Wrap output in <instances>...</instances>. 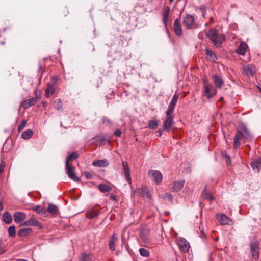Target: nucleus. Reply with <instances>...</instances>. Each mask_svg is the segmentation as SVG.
I'll use <instances>...</instances> for the list:
<instances>
[{"label": "nucleus", "instance_id": "1", "mask_svg": "<svg viewBox=\"0 0 261 261\" xmlns=\"http://www.w3.org/2000/svg\"><path fill=\"white\" fill-rule=\"evenodd\" d=\"M252 135L247 127L242 124L237 129L233 139V148L237 150L241 144V141L245 143L247 141L252 139Z\"/></svg>", "mask_w": 261, "mask_h": 261}, {"label": "nucleus", "instance_id": "2", "mask_svg": "<svg viewBox=\"0 0 261 261\" xmlns=\"http://www.w3.org/2000/svg\"><path fill=\"white\" fill-rule=\"evenodd\" d=\"M205 35L214 45L217 48L221 47L226 40L225 35L219 33L218 30L215 28L210 29L206 32Z\"/></svg>", "mask_w": 261, "mask_h": 261}, {"label": "nucleus", "instance_id": "3", "mask_svg": "<svg viewBox=\"0 0 261 261\" xmlns=\"http://www.w3.org/2000/svg\"><path fill=\"white\" fill-rule=\"evenodd\" d=\"M139 241L141 246H147L150 244V232L148 230H142L139 234Z\"/></svg>", "mask_w": 261, "mask_h": 261}, {"label": "nucleus", "instance_id": "4", "mask_svg": "<svg viewBox=\"0 0 261 261\" xmlns=\"http://www.w3.org/2000/svg\"><path fill=\"white\" fill-rule=\"evenodd\" d=\"M174 124L173 113L166 112L165 120L163 123V129L170 132L172 126Z\"/></svg>", "mask_w": 261, "mask_h": 261}, {"label": "nucleus", "instance_id": "5", "mask_svg": "<svg viewBox=\"0 0 261 261\" xmlns=\"http://www.w3.org/2000/svg\"><path fill=\"white\" fill-rule=\"evenodd\" d=\"M250 247L252 258L255 260H257L259 259V247L258 242L257 241V240L251 241L250 243Z\"/></svg>", "mask_w": 261, "mask_h": 261}, {"label": "nucleus", "instance_id": "6", "mask_svg": "<svg viewBox=\"0 0 261 261\" xmlns=\"http://www.w3.org/2000/svg\"><path fill=\"white\" fill-rule=\"evenodd\" d=\"M216 219L222 225L233 224L232 220L225 214H217L216 215Z\"/></svg>", "mask_w": 261, "mask_h": 261}, {"label": "nucleus", "instance_id": "7", "mask_svg": "<svg viewBox=\"0 0 261 261\" xmlns=\"http://www.w3.org/2000/svg\"><path fill=\"white\" fill-rule=\"evenodd\" d=\"M148 175L158 185L160 184L163 180L162 174L159 171L150 170Z\"/></svg>", "mask_w": 261, "mask_h": 261}, {"label": "nucleus", "instance_id": "8", "mask_svg": "<svg viewBox=\"0 0 261 261\" xmlns=\"http://www.w3.org/2000/svg\"><path fill=\"white\" fill-rule=\"evenodd\" d=\"M205 87L203 91V95L206 96L208 99H210L216 94V90L213 85L206 84L204 83Z\"/></svg>", "mask_w": 261, "mask_h": 261}, {"label": "nucleus", "instance_id": "9", "mask_svg": "<svg viewBox=\"0 0 261 261\" xmlns=\"http://www.w3.org/2000/svg\"><path fill=\"white\" fill-rule=\"evenodd\" d=\"M66 169L67 170L66 173L68 174V177L74 181H78L79 179L75 175L74 173V168L70 166L69 163H68V161L66 162L65 163Z\"/></svg>", "mask_w": 261, "mask_h": 261}, {"label": "nucleus", "instance_id": "10", "mask_svg": "<svg viewBox=\"0 0 261 261\" xmlns=\"http://www.w3.org/2000/svg\"><path fill=\"white\" fill-rule=\"evenodd\" d=\"M185 184V180H181L174 181L170 185V190L172 192H177L182 188Z\"/></svg>", "mask_w": 261, "mask_h": 261}, {"label": "nucleus", "instance_id": "11", "mask_svg": "<svg viewBox=\"0 0 261 261\" xmlns=\"http://www.w3.org/2000/svg\"><path fill=\"white\" fill-rule=\"evenodd\" d=\"M39 97L36 96V97L31 98L29 99H27L22 101L20 105V106L23 108L24 109H27L32 106L34 105L38 101Z\"/></svg>", "mask_w": 261, "mask_h": 261}, {"label": "nucleus", "instance_id": "12", "mask_svg": "<svg viewBox=\"0 0 261 261\" xmlns=\"http://www.w3.org/2000/svg\"><path fill=\"white\" fill-rule=\"evenodd\" d=\"M194 18L191 15H187L184 18L183 23L186 28L190 29L191 28L194 24Z\"/></svg>", "mask_w": 261, "mask_h": 261}, {"label": "nucleus", "instance_id": "13", "mask_svg": "<svg viewBox=\"0 0 261 261\" xmlns=\"http://www.w3.org/2000/svg\"><path fill=\"white\" fill-rule=\"evenodd\" d=\"M22 226H34L38 227L39 228H41L42 227L41 223L38 221L36 219L31 218L28 220L24 221L23 224H21Z\"/></svg>", "mask_w": 261, "mask_h": 261}, {"label": "nucleus", "instance_id": "14", "mask_svg": "<svg viewBox=\"0 0 261 261\" xmlns=\"http://www.w3.org/2000/svg\"><path fill=\"white\" fill-rule=\"evenodd\" d=\"M122 166L126 179L129 184H131L132 180L127 162L126 161H123L122 162Z\"/></svg>", "mask_w": 261, "mask_h": 261}, {"label": "nucleus", "instance_id": "15", "mask_svg": "<svg viewBox=\"0 0 261 261\" xmlns=\"http://www.w3.org/2000/svg\"><path fill=\"white\" fill-rule=\"evenodd\" d=\"M139 193L143 197H147L149 199L151 198V195L149 189L146 186H142L140 188L138 189Z\"/></svg>", "mask_w": 261, "mask_h": 261}, {"label": "nucleus", "instance_id": "16", "mask_svg": "<svg viewBox=\"0 0 261 261\" xmlns=\"http://www.w3.org/2000/svg\"><path fill=\"white\" fill-rule=\"evenodd\" d=\"M178 99V95L177 94H174L169 105L168 110L166 112L172 113H173V111L176 105Z\"/></svg>", "mask_w": 261, "mask_h": 261}, {"label": "nucleus", "instance_id": "17", "mask_svg": "<svg viewBox=\"0 0 261 261\" xmlns=\"http://www.w3.org/2000/svg\"><path fill=\"white\" fill-rule=\"evenodd\" d=\"M252 169L259 172L261 169V157L256 159L250 163Z\"/></svg>", "mask_w": 261, "mask_h": 261}, {"label": "nucleus", "instance_id": "18", "mask_svg": "<svg viewBox=\"0 0 261 261\" xmlns=\"http://www.w3.org/2000/svg\"><path fill=\"white\" fill-rule=\"evenodd\" d=\"M180 19L179 18H176L174 22L173 23V29L174 30L175 34L177 35L180 36L182 34V29L180 24Z\"/></svg>", "mask_w": 261, "mask_h": 261}, {"label": "nucleus", "instance_id": "19", "mask_svg": "<svg viewBox=\"0 0 261 261\" xmlns=\"http://www.w3.org/2000/svg\"><path fill=\"white\" fill-rule=\"evenodd\" d=\"M118 241V236L117 234H114L111 237L109 243V247L110 249L114 251L116 250V244Z\"/></svg>", "mask_w": 261, "mask_h": 261}, {"label": "nucleus", "instance_id": "20", "mask_svg": "<svg viewBox=\"0 0 261 261\" xmlns=\"http://www.w3.org/2000/svg\"><path fill=\"white\" fill-rule=\"evenodd\" d=\"M244 71L248 76H252L255 72V67L252 64L244 67Z\"/></svg>", "mask_w": 261, "mask_h": 261}, {"label": "nucleus", "instance_id": "21", "mask_svg": "<svg viewBox=\"0 0 261 261\" xmlns=\"http://www.w3.org/2000/svg\"><path fill=\"white\" fill-rule=\"evenodd\" d=\"M248 47L247 43L242 41L236 49V52L240 55H244L246 53Z\"/></svg>", "mask_w": 261, "mask_h": 261}, {"label": "nucleus", "instance_id": "22", "mask_svg": "<svg viewBox=\"0 0 261 261\" xmlns=\"http://www.w3.org/2000/svg\"><path fill=\"white\" fill-rule=\"evenodd\" d=\"M14 220L15 223H19L23 221L26 217V215L24 213L17 212L13 215Z\"/></svg>", "mask_w": 261, "mask_h": 261}, {"label": "nucleus", "instance_id": "23", "mask_svg": "<svg viewBox=\"0 0 261 261\" xmlns=\"http://www.w3.org/2000/svg\"><path fill=\"white\" fill-rule=\"evenodd\" d=\"M178 246L180 247L181 250L184 252H187L189 250V243L184 239H180L178 242Z\"/></svg>", "mask_w": 261, "mask_h": 261}, {"label": "nucleus", "instance_id": "24", "mask_svg": "<svg viewBox=\"0 0 261 261\" xmlns=\"http://www.w3.org/2000/svg\"><path fill=\"white\" fill-rule=\"evenodd\" d=\"M93 165L95 167H106L108 166L109 163L106 159L97 160L93 162Z\"/></svg>", "mask_w": 261, "mask_h": 261}, {"label": "nucleus", "instance_id": "25", "mask_svg": "<svg viewBox=\"0 0 261 261\" xmlns=\"http://www.w3.org/2000/svg\"><path fill=\"white\" fill-rule=\"evenodd\" d=\"M55 92V88L53 85H48L47 88L45 90V95L46 97H49L53 95Z\"/></svg>", "mask_w": 261, "mask_h": 261}, {"label": "nucleus", "instance_id": "26", "mask_svg": "<svg viewBox=\"0 0 261 261\" xmlns=\"http://www.w3.org/2000/svg\"><path fill=\"white\" fill-rule=\"evenodd\" d=\"M213 79H214V83H215L216 87L218 88H221L222 86L224 84V82H223V80H222V79L217 75H214L213 76Z\"/></svg>", "mask_w": 261, "mask_h": 261}, {"label": "nucleus", "instance_id": "27", "mask_svg": "<svg viewBox=\"0 0 261 261\" xmlns=\"http://www.w3.org/2000/svg\"><path fill=\"white\" fill-rule=\"evenodd\" d=\"M170 12V8L169 6L166 7L165 10L163 13V21L165 27L166 28L168 22V18Z\"/></svg>", "mask_w": 261, "mask_h": 261}, {"label": "nucleus", "instance_id": "28", "mask_svg": "<svg viewBox=\"0 0 261 261\" xmlns=\"http://www.w3.org/2000/svg\"><path fill=\"white\" fill-rule=\"evenodd\" d=\"M32 232V229L30 228H25L20 229L18 232V235L21 237H26Z\"/></svg>", "mask_w": 261, "mask_h": 261}, {"label": "nucleus", "instance_id": "29", "mask_svg": "<svg viewBox=\"0 0 261 261\" xmlns=\"http://www.w3.org/2000/svg\"><path fill=\"white\" fill-rule=\"evenodd\" d=\"M201 197L205 199H209L213 200L214 197L211 195V194L207 190L206 188L205 187L201 193Z\"/></svg>", "mask_w": 261, "mask_h": 261}, {"label": "nucleus", "instance_id": "30", "mask_svg": "<svg viewBox=\"0 0 261 261\" xmlns=\"http://www.w3.org/2000/svg\"><path fill=\"white\" fill-rule=\"evenodd\" d=\"M98 188L102 193L108 192L112 190L111 186L105 184H99Z\"/></svg>", "mask_w": 261, "mask_h": 261}, {"label": "nucleus", "instance_id": "31", "mask_svg": "<svg viewBox=\"0 0 261 261\" xmlns=\"http://www.w3.org/2000/svg\"><path fill=\"white\" fill-rule=\"evenodd\" d=\"M50 214L56 215L58 212V209L56 205L52 203H49L47 209L46 210Z\"/></svg>", "mask_w": 261, "mask_h": 261}, {"label": "nucleus", "instance_id": "32", "mask_svg": "<svg viewBox=\"0 0 261 261\" xmlns=\"http://www.w3.org/2000/svg\"><path fill=\"white\" fill-rule=\"evenodd\" d=\"M99 214V211L95 210H91L86 213V215L87 218L92 219L97 217Z\"/></svg>", "mask_w": 261, "mask_h": 261}, {"label": "nucleus", "instance_id": "33", "mask_svg": "<svg viewBox=\"0 0 261 261\" xmlns=\"http://www.w3.org/2000/svg\"><path fill=\"white\" fill-rule=\"evenodd\" d=\"M3 220L6 224H10L12 221V218L11 214L8 212H6L4 213Z\"/></svg>", "mask_w": 261, "mask_h": 261}, {"label": "nucleus", "instance_id": "34", "mask_svg": "<svg viewBox=\"0 0 261 261\" xmlns=\"http://www.w3.org/2000/svg\"><path fill=\"white\" fill-rule=\"evenodd\" d=\"M92 259V255L86 253H82L79 258V261H91Z\"/></svg>", "mask_w": 261, "mask_h": 261}, {"label": "nucleus", "instance_id": "35", "mask_svg": "<svg viewBox=\"0 0 261 261\" xmlns=\"http://www.w3.org/2000/svg\"><path fill=\"white\" fill-rule=\"evenodd\" d=\"M32 210L40 215H44L47 213V210L45 208L41 207L39 205L32 207Z\"/></svg>", "mask_w": 261, "mask_h": 261}, {"label": "nucleus", "instance_id": "36", "mask_svg": "<svg viewBox=\"0 0 261 261\" xmlns=\"http://www.w3.org/2000/svg\"><path fill=\"white\" fill-rule=\"evenodd\" d=\"M33 134V131L31 129H27L21 134V137L24 139H29L31 138Z\"/></svg>", "mask_w": 261, "mask_h": 261}, {"label": "nucleus", "instance_id": "37", "mask_svg": "<svg viewBox=\"0 0 261 261\" xmlns=\"http://www.w3.org/2000/svg\"><path fill=\"white\" fill-rule=\"evenodd\" d=\"M139 252L140 254L143 257H147L150 255L149 250L143 248H140Z\"/></svg>", "mask_w": 261, "mask_h": 261}, {"label": "nucleus", "instance_id": "38", "mask_svg": "<svg viewBox=\"0 0 261 261\" xmlns=\"http://www.w3.org/2000/svg\"><path fill=\"white\" fill-rule=\"evenodd\" d=\"M62 102L60 99H57L54 102V106L57 110H60L62 108Z\"/></svg>", "mask_w": 261, "mask_h": 261}, {"label": "nucleus", "instance_id": "39", "mask_svg": "<svg viewBox=\"0 0 261 261\" xmlns=\"http://www.w3.org/2000/svg\"><path fill=\"white\" fill-rule=\"evenodd\" d=\"M158 126V122L156 120H152L149 122L148 127L150 129H154L157 128Z\"/></svg>", "mask_w": 261, "mask_h": 261}, {"label": "nucleus", "instance_id": "40", "mask_svg": "<svg viewBox=\"0 0 261 261\" xmlns=\"http://www.w3.org/2000/svg\"><path fill=\"white\" fill-rule=\"evenodd\" d=\"M8 234L10 237H14L16 235L15 227L14 225L10 226L8 228Z\"/></svg>", "mask_w": 261, "mask_h": 261}, {"label": "nucleus", "instance_id": "41", "mask_svg": "<svg viewBox=\"0 0 261 261\" xmlns=\"http://www.w3.org/2000/svg\"><path fill=\"white\" fill-rule=\"evenodd\" d=\"M78 156L79 155L76 152H73L67 158L66 162L68 161V163H69L70 160L76 159Z\"/></svg>", "mask_w": 261, "mask_h": 261}, {"label": "nucleus", "instance_id": "42", "mask_svg": "<svg viewBox=\"0 0 261 261\" xmlns=\"http://www.w3.org/2000/svg\"><path fill=\"white\" fill-rule=\"evenodd\" d=\"M27 121L25 120H22L18 126V131L20 132L25 126Z\"/></svg>", "mask_w": 261, "mask_h": 261}, {"label": "nucleus", "instance_id": "43", "mask_svg": "<svg viewBox=\"0 0 261 261\" xmlns=\"http://www.w3.org/2000/svg\"><path fill=\"white\" fill-rule=\"evenodd\" d=\"M206 55L210 56L212 58H216V55L215 53L208 48L206 49Z\"/></svg>", "mask_w": 261, "mask_h": 261}, {"label": "nucleus", "instance_id": "44", "mask_svg": "<svg viewBox=\"0 0 261 261\" xmlns=\"http://www.w3.org/2000/svg\"><path fill=\"white\" fill-rule=\"evenodd\" d=\"M101 120H102V123L104 124L109 125V124H111V120L109 118H108L106 117L102 118Z\"/></svg>", "mask_w": 261, "mask_h": 261}, {"label": "nucleus", "instance_id": "45", "mask_svg": "<svg viewBox=\"0 0 261 261\" xmlns=\"http://www.w3.org/2000/svg\"><path fill=\"white\" fill-rule=\"evenodd\" d=\"M6 252V249L3 246L2 241H0V255L4 254Z\"/></svg>", "mask_w": 261, "mask_h": 261}, {"label": "nucleus", "instance_id": "46", "mask_svg": "<svg viewBox=\"0 0 261 261\" xmlns=\"http://www.w3.org/2000/svg\"><path fill=\"white\" fill-rule=\"evenodd\" d=\"M83 175L87 179H91L92 177V174L88 171L84 172Z\"/></svg>", "mask_w": 261, "mask_h": 261}, {"label": "nucleus", "instance_id": "47", "mask_svg": "<svg viewBox=\"0 0 261 261\" xmlns=\"http://www.w3.org/2000/svg\"><path fill=\"white\" fill-rule=\"evenodd\" d=\"M199 9L201 10V12L202 14V16L203 18H205L206 14V8L204 6H202L199 8Z\"/></svg>", "mask_w": 261, "mask_h": 261}, {"label": "nucleus", "instance_id": "48", "mask_svg": "<svg viewBox=\"0 0 261 261\" xmlns=\"http://www.w3.org/2000/svg\"><path fill=\"white\" fill-rule=\"evenodd\" d=\"M5 166V162L4 161H1V162L0 163V174L3 172Z\"/></svg>", "mask_w": 261, "mask_h": 261}, {"label": "nucleus", "instance_id": "49", "mask_svg": "<svg viewBox=\"0 0 261 261\" xmlns=\"http://www.w3.org/2000/svg\"><path fill=\"white\" fill-rule=\"evenodd\" d=\"M122 132L120 129H117L114 132V135L116 137H120L121 135Z\"/></svg>", "mask_w": 261, "mask_h": 261}, {"label": "nucleus", "instance_id": "50", "mask_svg": "<svg viewBox=\"0 0 261 261\" xmlns=\"http://www.w3.org/2000/svg\"><path fill=\"white\" fill-rule=\"evenodd\" d=\"M6 31V29L0 30V38H1V37H4V36H5L4 34H5Z\"/></svg>", "mask_w": 261, "mask_h": 261}, {"label": "nucleus", "instance_id": "51", "mask_svg": "<svg viewBox=\"0 0 261 261\" xmlns=\"http://www.w3.org/2000/svg\"><path fill=\"white\" fill-rule=\"evenodd\" d=\"M225 157L227 159V160H226L227 164V165H229L230 164V162H231L230 158L227 154L225 155Z\"/></svg>", "mask_w": 261, "mask_h": 261}, {"label": "nucleus", "instance_id": "52", "mask_svg": "<svg viewBox=\"0 0 261 261\" xmlns=\"http://www.w3.org/2000/svg\"><path fill=\"white\" fill-rule=\"evenodd\" d=\"M41 105H42V106H43V107H47V105H48V104H47V102H46V101H42L41 102Z\"/></svg>", "mask_w": 261, "mask_h": 261}, {"label": "nucleus", "instance_id": "53", "mask_svg": "<svg viewBox=\"0 0 261 261\" xmlns=\"http://www.w3.org/2000/svg\"><path fill=\"white\" fill-rule=\"evenodd\" d=\"M156 133H157V135H158V136H161L162 135V132H161L160 130H158V131L156 132Z\"/></svg>", "mask_w": 261, "mask_h": 261}, {"label": "nucleus", "instance_id": "54", "mask_svg": "<svg viewBox=\"0 0 261 261\" xmlns=\"http://www.w3.org/2000/svg\"><path fill=\"white\" fill-rule=\"evenodd\" d=\"M111 199H113L114 200H116V197L114 195H111Z\"/></svg>", "mask_w": 261, "mask_h": 261}, {"label": "nucleus", "instance_id": "55", "mask_svg": "<svg viewBox=\"0 0 261 261\" xmlns=\"http://www.w3.org/2000/svg\"><path fill=\"white\" fill-rule=\"evenodd\" d=\"M3 208L2 202L0 201V211Z\"/></svg>", "mask_w": 261, "mask_h": 261}, {"label": "nucleus", "instance_id": "56", "mask_svg": "<svg viewBox=\"0 0 261 261\" xmlns=\"http://www.w3.org/2000/svg\"><path fill=\"white\" fill-rule=\"evenodd\" d=\"M210 20L213 22L214 21V19H213V17H211L210 18Z\"/></svg>", "mask_w": 261, "mask_h": 261}, {"label": "nucleus", "instance_id": "57", "mask_svg": "<svg viewBox=\"0 0 261 261\" xmlns=\"http://www.w3.org/2000/svg\"><path fill=\"white\" fill-rule=\"evenodd\" d=\"M174 0H169L170 3H172Z\"/></svg>", "mask_w": 261, "mask_h": 261}, {"label": "nucleus", "instance_id": "58", "mask_svg": "<svg viewBox=\"0 0 261 261\" xmlns=\"http://www.w3.org/2000/svg\"><path fill=\"white\" fill-rule=\"evenodd\" d=\"M40 70H42V67L41 66H40Z\"/></svg>", "mask_w": 261, "mask_h": 261}, {"label": "nucleus", "instance_id": "59", "mask_svg": "<svg viewBox=\"0 0 261 261\" xmlns=\"http://www.w3.org/2000/svg\"><path fill=\"white\" fill-rule=\"evenodd\" d=\"M21 261H27V260H26L25 259H22Z\"/></svg>", "mask_w": 261, "mask_h": 261}, {"label": "nucleus", "instance_id": "60", "mask_svg": "<svg viewBox=\"0 0 261 261\" xmlns=\"http://www.w3.org/2000/svg\"><path fill=\"white\" fill-rule=\"evenodd\" d=\"M202 233L203 235H204V234L203 233V231H202Z\"/></svg>", "mask_w": 261, "mask_h": 261}, {"label": "nucleus", "instance_id": "61", "mask_svg": "<svg viewBox=\"0 0 261 261\" xmlns=\"http://www.w3.org/2000/svg\"><path fill=\"white\" fill-rule=\"evenodd\" d=\"M220 99H221V100H222V99H223V98H222V97L220 98Z\"/></svg>", "mask_w": 261, "mask_h": 261}]
</instances>
